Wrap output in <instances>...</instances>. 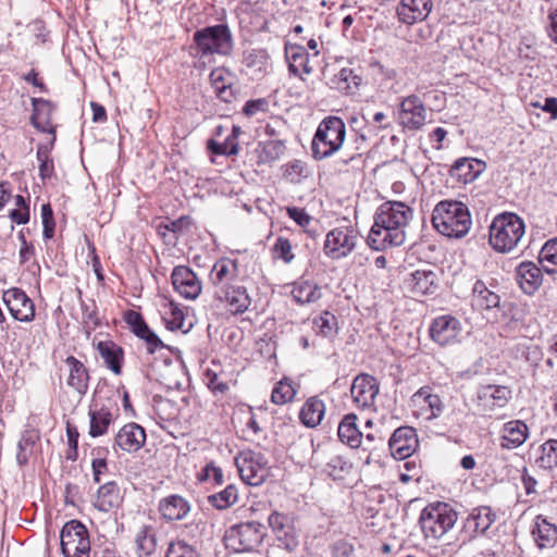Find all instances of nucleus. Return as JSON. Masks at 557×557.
<instances>
[{"mask_svg": "<svg viewBox=\"0 0 557 557\" xmlns=\"http://www.w3.org/2000/svg\"><path fill=\"white\" fill-rule=\"evenodd\" d=\"M412 216L413 210L405 202L385 201L380 205L368 235L369 247L382 251L403 245L406 239L405 227Z\"/></svg>", "mask_w": 557, "mask_h": 557, "instance_id": "obj_1", "label": "nucleus"}, {"mask_svg": "<svg viewBox=\"0 0 557 557\" xmlns=\"http://www.w3.org/2000/svg\"><path fill=\"white\" fill-rule=\"evenodd\" d=\"M432 224L442 235L450 238L465 237L472 225L468 207L458 200L440 201L432 212Z\"/></svg>", "mask_w": 557, "mask_h": 557, "instance_id": "obj_2", "label": "nucleus"}, {"mask_svg": "<svg viewBox=\"0 0 557 557\" xmlns=\"http://www.w3.org/2000/svg\"><path fill=\"white\" fill-rule=\"evenodd\" d=\"M346 125L339 116L329 115L318 125L311 143L312 157L321 161L336 153L344 144Z\"/></svg>", "mask_w": 557, "mask_h": 557, "instance_id": "obj_3", "label": "nucleus"}, {"mask_svg": "<svg viewBox=\"0 0 557 557\" xmlns=\"http://www.w3.org/2000/svg\"><path fill=\"white\" fill-rule=\"evenodd\" d=\"M193 49L196 57L212 54L231 55L234 48L233 35L226 24H216L197 29L193 34Z\"/></svg>", "mask_w": 557, "mask_h": 557, "instance_id": "obj_4", "label": "nucleus"}, {"mask_svg": "<svg viewBox=\"0 0 557 557\" xmlns=\"http://www.w3.org/2000/svg\"><path fill=\"white\" fill-rule=\"evenodd\" d=\"M525 231L523 220L513 212H504L490 225V244L497 252H509L521 240Z\"/></svg>", "mask_w": 557, "mask_h": 557, "instance_id": "obj_5", "label": "nucleus"}, {"mask_svg": "<svg viewBox=\"0 0 557 557\" xmlns=\"http://www.w3.org/2000/svg\"><path fill=\"white\" fill-rule=\"evenodd\" d=\"M457 518L450 505L437 502L421 511L419 523L425 539L438 540L453 529Z\"/></svg>", "mask_w": 557, "mask_h": 557, "instance_id": "obj_6", "label": "nucleus"}, {"mask_svg": "<svg viewBox=\"0 0 557 557\" xmlns=\"http://www.w3.org/2000/svg\"><path fill=\"white\" fill-rule=\"evenodd\" d=\"M265 527L257 521H247L230 527L224 534L225 547L234 553H251L263 543Z\"/></svg>", "mask_w": 557, "mask_h": 557, "instance_id": "obj_7", "label": "nucleus"}, {"mask_svg": "<svg viewBox=\"0 0 557 557\" xmlns=\"http://www.w3.org/2000/svg\"><path fill=\"white\" fill-rule=\"evenodd\" d=\"M64 557H89L90 540L87 528L78 520L66 522L60 534Z\"/></svg>", "mask_w": 557, "mask_h": 557, "instance_id": "obj_8", "label": "nucleus"}, {"mask_svg": "<svg viewBox=\"0 0 557 557\" xmlns=\"http://www.w3.org/2000/svg\"><path fill=\"white\" fill-rule=\"evenodd\" d=\"M240 479L248 485L259 486L270 474L268 460L263 454L253 450H244L235 458Z\"/></svg>", "mask_w": 557, "mask_h": 557, "instance_id": "obj_9", "label": "nucleus"}, {"mask_svg": "<svg viewBox=\"0 0 557 557\" xmlns=\"http://www.w3.org/2000/svg\"><path fill=\"white\" fill-rule=\"evenodd\" d=\"M209 278L214 289L213 294H224L228 286L243 282V277L239 275L238 260L227 257L218 259L211 269Z\"/></svg>", "mask_w": 557, "mask_h": 557, "instance_id": "obj_10", "label": "nucleus"}, {"mask_svg": "<svg viewBox=\"0 0 557 557\" xmlns=\"http://www.w3.org/2000/svg\"><path fill=\"white\" fill-rule=\"evenodd\" d=\"M431 338L440 346L456 345L462 336L460 320L451 314H444L433 319L430 325Z\"/></svg>", "mask_w": 557, "mask_h": 557, "instance_id": "obj_11", "label": "nucleus"}, {"mask_svg": "<svg viewBox=\"0 0 557 557\" xmlns=\"http://www.w3.org/2000/svg\"><path fill=\"white\" fill-rule=\"evenodd\" d=\"M269 525L275 535L277 546L293 553L299 546L298 534L290 518L278 511H273L268 518Z\"/></svg>", "mask_w": 557, "mask_h": 557, "instance_id": "obj_12", "label": "nucleus"}, {"mask_svg": "<svg viewBox=\"0 0 557 557\" xmlns=\"http://www.w3.org/2000/svg\"><path fill=\"white\" fill-rule=\"evenodd\" d=\"M356 246L354 230L336 227L326 234L324 253L334 260L347 257Z\"/></svg>", "mask_w": 557, "mask_h": 557, "instance_id": "obj_13", "label": "nucleus"}, {"mask_svg": "<svg viewBox=\"0 0 557 557\" xmlns=\"http://www.w3.org/2000/svg\"><path fill=\"white\" fill-rule=\"evenodd\" d=\"M2 300L10 314L17 321L30 322L35 318V305L27 294L18 288L12 287L3 292Z\"/></svg>", "mask_w": 557, "mask_h": 557, "instance_id": "obj_14", "label": "nucleus"}, {"mask_svg": "<svg viewBox=\"0 0 557 557\" xmlns=\"http://www.w3.org/2000/svg\"><path fill=\"white\" fill-rule=\"evenodd\" d=\"M379 391L380 386L376 379L364 373L357 375L350 387L354 404L360 409L374 408Z\"/></svg>", "mask_w": 557, "mask_h": 557, "instance_id": "obj_15", "label": "nucleus"}, {"mask_svg": "<svg viewBox=\"0 0 557 557\" xmlns=\"http://www.w3.org/2000/svg\"><path fill=\"white\" fill-rule=\"evenodd\" d=\"M174 290L185 299L195 300L202 290L197 274L187 265H176L171 274Z\"/></svg>", "mask_w": 557, "mask_h": 557, "instance_id": "obj_16", "label": "nucleus"}, {"mask_svg": "<svg viewBox=\"0 0 557 557\" xmlns=\"http://www.w3.org/2000/svg\"><path fill=\"white\" fill-rule=\"evenodd\" d=\"M403 284L413 297L434 295L438 289V277L432 270L419 269L409 273Z\"/></svg>", "mask_w": 557, "mask_h": 557, "instance_id": "obj_17", "label": "nucleus"}, {"mask_svg": "<svg viewBox=\"0 0 557 557\" xmlns=\"http://www.w3.org/2000/svg\"><path fill=\"white\" fill-rule=\"evenodd\" d=\"M400 124L410 131L420 129L426 120V109L417 95L404 98L399 104Z\"/></svg>", "mask_w": 557, "mask_h": 557, "instance_id": "obj_18", "label": "nucleus"}, {"mask_svg": "<svg viewBox=\"0 0 557 557\" xmlns=\"http://www.w3.org/2000/svg\"><path fill=\"white\" fill-rule=\"evenodd\" d=\"M145 429L135 422H129L117 431L114 436L112 448L115 453L119 450L136 453L145 445Z\"/></svg>", "mask_w": 557, "mask_h": 557, "instance_id": "obj_19", "label": "nucleus"}, {"mask_svg": "<svg viewBox=\"0 0 557 557\" xmlns=\"http://www.w3.org/2000/svg\"><path fill=\"white\" fill-rule=\"evenodd\" d=\"M388 446L395 459L403 460L410 457L418 447L416 430L411 426L396 429L388 441Z\"/></svg>", "mask_w": 557, "mask_h": 557, "instance_id": "obj_20", "label": "nucleus"}, {"mask_svg": "<svg viewBox=\"0 0 557 557\" xmlns=\"http://www.w3.org/2000/svg\"><path fill=\"white\" fill-rule=\"evenodd\" d=\"M124 320L128 324L132 333L141 339L148 348H173L164 344L156 332L148 326L140 312L127 310L124 313Z\"/></svg>", "mask_w": 557, "mask_h": 557, "instance_id": "obj_21", "label": "nucleus"}, {"mask_svg": "<svg viewBox=\"0 0 557 557\" xmlns=\"http://www.w3.org/2000/svg\"><path fill=\"white\" fill-rule=\"evenodd\" d=\"M213 298L221 304H225L233 314L244 313L251 304V298L243 282L228 286L227 290H224V295L223 293L213 294Z\"/></svg>", "mask_w": 557, "mask_h": 557, "instance_id": "obj_22", "label": "nucleus"}, {"mask_svg": "<svg viewBox=\"0 0 557 557\" xmlns=\"http://www.w3.org/2000/svg\"><path fill=\"white\" fill-rule=\"evenodd\" d=\"M417 414L424 420H433L441 416L444 405L438 395L432 394L429 387H421L411 397Z\"/></svg>", "mask_w": 557, "mask_h": 557, "instance_id": "obj_23", "label": "nucleus"}, {"mask_svg": "<svg viewBox=\"0 0 557 557\" xmlns=\"http://www.w3.org/2000/svg\"><path fill=\"white\" fill-rule=\"evenodd\" d=\"M511 397V391L504 385H484L478 389V406L483 411H493L496 408H503Z\"/></svg>", "mask_w": 557, "mask_h": 557, "instance_id": "obj_24", "label": "nucleus"}, {"mask_svg": "<svg viewBox=\"0 0 557 557\" xmlns=\"http://www.w3.org/2000/svg\"><path fill=\"white\" fill-rule=\"evenodd\" d=\"M33 113L30 115V124L41 133L55 135V127L51 125V117L57 109V106L44 98L30 99Z\"/></svg>", "mask_w": 557, "mask_h": 557, "instance_id": "obj_25", "label": "nucleus"}, {"mask_svg": "<svg viewBox=\"0 0 557 557\" xmlns=\"http://www.w3.org/2000/svg\"><path fill=\"white\" fill-rule=\"evenodd\" d=\"M515 277L527 295H533L543 283L542 269L532 261H522L515 269Z\"/></svg>", "mask_w": 557, "mask_h": 557, "instance_id": "obj_26", "label": "nucleus"}, {"mask_svg": "<svg viewBox=\"0 0 557 557\" xmlns=\"http://www.w3.org/2000/svg\"><path fill=\"white\" fill-rule=\"evenodd\" d=\"M194 220L189 215H182L176 220L166 219L157 226L158 235L166 245H176L178 238L190 233Z\"/></svg>", "mask_w": 557, "mask_h": 557, "instance_id": "obj_27", "label": "nucleus"}, {"mask_svg": "<svg viewBox=\"0 0 557 557\" xmlns=\"http://www.w3.org/2000/svg\"><path fill=\"white\" fill-rule=\"evenodd\" d=\"M497 284L488 285L483 280H476L472 286V306L480 311L499 308L500 296L494 289Z\"/></svg>", "mask_w": 557, "mask_h": 557, "instance_id": "obj_28", "label": "nucleus"}, {"mask_svg": "<svg viewBox=\"0 0 557 557\" xmlns=\"http://www.w3.org/2000/svg\"><path fill=\"white\" fill-rule=\"evenodd\" d=\"M432 7L431 0H401L396 13L401 23L411 25L426 18Z\"/></svg>", "mask_w": 557, "mask_h": 557, "instance_id": "obj_29", "label": "nucleus"}, {"mask_svg": "<svg viewBox=\"0 0 557 557\" xmlns=\"http://www.w3.org/2000/svg\"><path fill=\"white\" fill-rule=\"evenodd\" d=\"M485 163L474 158H459L449 169V175L459 183L473 182L484 170Z\"/></svg>", "mask_w": 557, "mask_h": 557, "instance_id": "obj_30", "label": "nucleus"}, {"mask_svg": "<svg viewBox=\"0 0 557 557\" xmlns=\"http://www.w3.org/2000/svg\"><path fill=\"white\" fill-rule=\"evenodd\" d=\"M89 435L98 437L108 432L110 424L114 421L112 409L106 405L95 401L89 408Z\"/></svg>", "mask_w": 557, "mask_h": 557, "instance_id": "obj_31", "label": "nucleus"}, {"mask_svg": "<svg viewBox=\"0 0 557 557\" xmlns=\"http://www.w3.org/2000/svg\"><path fill=\"white\" fill-rule=\"evenodd\" d=\"M64 364L67 371L66 384L79 395H84L87 392L89 381L85 364L73 356H67L64 359Z\"/></svg>", "mask_w": 557, "mask_h": 557, "instance_id": "obj_32", "label": "nucleus"}, {"mask_svg": "<svg viewBox=\"0 0 557 557\" xmlns=\"http://www.w3.org/2000/svg\"><path fill=\"white\" fill-rule=\"evenodd\" d=\"M528 436V425L521 420H511L503 426L499 445L504 449H515L521 446Z\"/></svg>", "mask_w": 557, "mask_h": 557, "instance_id": "obj_33", "label": "nucleus"}, {"mask_svg": "<svg viewBox=\"0 0 557 557\" xmlns=\"http://www.w3.org/2000/svg\"><path fill=\"white\" fill-rule=\"evenodd\" d=\"M123 496L121 490L114 481L102 484L97 492L94 502L95 508L99 511L108 512L121 505Z\"/></svg>", "mask_w": 557, "mask_h": 557, "instance_id": "obj_34", "label": "nucleus"}, {"mask_svg": "<svg viewBox=\"0 0 557 557\" xmlns=\"http://www.w3.org/2000/svg\"><path fill=\"white\" fill-rule=\"evenodd\" d=\"M285 57L288 61V71L298 76L301 69L305 74H310L312 67L309 65V54L305 47L290 44L285 46Z\"/></svg>", "mask_w": 557, "mask_h": 557, "instance_id": "obj_35", "label": "nucleus"}, {"mask_svg": "<svg viewBox=\"0 0 557 557\" xmlns=\"http://www.w3.org/2000/svg\"><path fill=\"white\" fill-rule=\"evenodd\" d=\"M189 504L178 495H171L160 502L161 516L169 521L181 520L189 512Z\"/></svg>", "mask_w": 557, "mask_h": 557, "instance_id": "obj_36", "label": "nucleus"}, {"mask_svg": "<svg viewBox=\"0 0 557 557\" xmlns=\"http://www.w3.org/2000/svg\"><path fill=\"white\" fill-rule=\"evenodd\" d=\"M356 420L357 417L355 413L346 414L342 419L337 430L339 441L351 448H358L362 441V433L359 431Z\"/></svg>", "mask_w": 557, "mask_h": 557, "instance_id": "obj_37", "label": "nucleus"}, {"mask_svg": "<svg viewBox=\"0 0 557 557\" xmlns=\"http://www.w3.org/2000/svg\"><path fill=\"white\" fill-rule=\"evenodd\" d=\"M242 134V128L238 125H233L231 134L223 143H219L211 138L207 141V149L216 156L232 157L237 156L239 152V145L237 138Z\"/></svg>", "mask_w": 557, "mask_h": 557, "instance_id": "obj_38", "label": "nucleus"}, {"mask_svg": "<svg viewBox=\"0 0 557 557\" xmlns=\"http://www.w3.org/2000/svg\"><path fill=\"white\" fill-rule=\"evenodd\" d=\"M290 294L299 305L315 302L322 296L321 287L318 284L301 278L293 283Z\"/></svg>", "mask_w": 557, "mask_h": 557, "instance_id": "obj_39", "label": "nucleus"}, {"mask_svg": "<svg viewBox=\"0 0 557 557\" xmlns=\"http://www.w3.org/2000/svg\"><path fill=\"white\" fill-rule=\"evenodd\" d=\"M325 413L324 401L317 396L310 397L306 400L300 409V421L308 428L319 425Z\"/></svg>", "mask_w": 557, "mask_h": 557, "instance_id": "obj_40", "label": "nucleus"}, {"mask_svg": "<svg viewBox=\"0 0 557 557\" xmlns=\"http://www.w3.org/2000/svg\"><path fill=\"white\" fill-rule=\"evenodd\" d=\"M532 533L540 548L553 547L557 541V527L542 516L536 517L535 529Z\"/></svg>", "mask_w": 557, "mask_h": 557, "instance_id": "obj_41", "label": "nucleus"}, {"mask_svg": "<svg viewBox=\"0 0 557 557\" xmlns=\"http://www.w3.org/2000/svg\"><path fill=\"white\" fill-rule=\"evenodd\" d=\"M244 64L255 74L264 75L271 65L270 54L263 48L251 49L245 52Z\"/></svg>", "mask_w": 557, "mask_h": 557, "instance_id": "obj_42", "label": "nucleus"}, {"mask_svg": "<svg viewBox=\"0 0 557 557\" xmlns=\"http://www.w3.org/2000/svg\"><path fill=\"white\" fill-rule=\"evenodd\" d=\"M495 515L488 507H480L472 511L468 518V527L473 529V532L484 534L486 530L494 522Z\"/></svg>", "mask_w": 557, "mask_h": 557, "instance_id": "obj_43", "label": "nucleus"}, {"mask_svg": "<svg viewBox=\"0 0 557 557\" xmlns=\"http://www.w3.org/2000/svg\"><path fill=\"white\" fill-rule=\"evenodd\" d=\"M135 544L139 557L152 555L157 548V537L152 528L144 525L136 534Z\"/></svg>", "mask_w": 557, "mask_h": 557, "instance_id": "obj_44", "label": "nucleus"}, {"mask_svg": "<svg viewBox=\"0 0 557 557\" xmlns=\"http://www.w3.org/2000/svg\"><path fill=\"white\" fill-rule=\"evenodd\" d=\"M352 465L343 456H331L322 468V472L333 480H343L350 471Z\"/></svg>", "mask_w": 557, "mask_h": 557, "instance_id": "obj_45", "label": "nucleus"}, {"mask_svg": "<svg viewBox=\"0 0 557 557\" xmlns=\"http://www.w3.org/2000/svg\"><path fill=\"white\" fill-rule=\"evenodd\" d=\"M162 320L170 331L183 330L185 324V314L178 304L169 301L163 306Z\"/></svg>", "mask_w": 557, "mask_h": 557, "instance_id": "obj_46", "label": "nucleus"}, {"mask_svg": "<svg viewBox=\"0 0 557 557\" xmlns=\"http://www.w3.org/2000/svg\"><path fill=\"white\" fill-rule=\"evenodd\" d=\"M238 500V491L235 485L230 484L224 490L208 496V503L219 510L232 507Z\"/></svg>", "mask_w": 557, "mask_h": 557, "instance_id": "obj_47", "label": "nucleus"}, {"mask_svg": "<svg viewBox=\"0 0 557 557\" xmlns=\"http://www.w3.org/2000/svg\"><path fill=\"white\" fill-rule=\"evenodd\" d=\"M298 385L290 379L283 377L273 388L271 400L275 405H284L292 401L297 394Z\"/></svg>", "mask_w": 557, "mask_h": 557, "instance_id": "obj_48", "label": "nucleus"}, {"mask_svg": "<svg viewBox=\"0 0 557 557\" xmlns=\"http://www.w3.org/2000/svg\"><path fill=\"white\" fill-rule=\"evenodd\" d=\"M539 261L546 273L557 272V238L547 240L539 253Z\"/></svg>", "mask_w": 557, "mask_h": 557, "instance_id": "obj_49", "label": "nucleus"}, {"mask_svg": "<svg viewBox=\"0 0 557 557\" xmlns=\"http://www.w3.org/2000/svg\"><path fill=\"white\" fill-rule=\"evenodd\" d=\"M536 463L542 469L557 467V440H548L540 446V456Z\"/></svg>", "mask_w": 557, "mask_h": 557, "instance_id": "obj_50", "label": "nucleus"}, {"mask_svg": "<svg viewBox=\"0 0 557 557\" xmlns=\"http://www.w3.org/2000/svg\"><path fill=\"white\" fill-rule=\"evenodd\" d=\"M285 144L283 140L280 139H271L267 140L263 146L262 150L260 152V160L264 163L273 162L285 152Z\"/></svg>", "mask_w": 557, "mask_h": 557, "instance_id": "obj_51", "label": "nucleus"}, {"mask_svg": "<svg viewBox=\"0 0 557 557\" xmlns=\"http://www.w3.org/2000/svg\"><path fill=\"white\" fill-rule=\"evenodd\" d=\"M203 376L207 387L214 396H224L228 391L227 383L220 380V375L216 371L208 368L205 370Z\"/></svg>", "mask_w": 557, "mask_h": 557, "instance_id": "obj_52", "label": "nucleus"}, {"mask_svg": "<svg viewBox=\"0 0 557 557\" xmlns=\"http://www.w3.org/2000/svg\"><path fill=\"white\" fill-rule=\"evenodd\" d=\"M293 246L288 238L278 236L273 245L272 251L274 258L283 260L284 263L289 264L295 259L292 251Z\"/></svg>", "mask_w": 557, "mask_h": 557, "instance_id": "obj_53", "label": "nucleus"}, {"mask_svg": "<svg viewBox=\"0 0 557 557\" xmlns=\"http://www.w3.org/2000/svg\"><path fill=\"white\" fill-rule=\"evenodd\" d=\"M337 77L339 84H343L339 88L347 92H354V90L360 86L362 81L361 76L358 75L355 70L348 67L342 69Z\"/></svg>", "mask_w": 557, "mask_h": 557, "instance_id": "obj_54", "label": "nucleus"}, {"mask_svg": "<svg viewBox=\"0 0 557 557\" xmlns=\"http://www.w3.org/2000/svg\"><path fill=\"white\" fill-rule=\"evenodd\" d=\"M336 325V318L329 311H323L319 317L313 320V329L318 334L322 336H329L332 334Z\"/></svg>", "mask_w": 557, "mask_h": 557, "instance_id": "obj_55", "label": "nucleus"}, {"mask_svg": "<svg viewBox=\"0 0 557 557\" xmlns=\"http://www.w3.org/2000/svg\"><path fill=\"white\" fill-rule=\"evenodd\" d=\"M41 220L44 226L42 236L46 240L51 239L54 235L55 221L50 203H44L41 206Z\"/></svg>", "mask_w": 557, "mask_h": 557, "instance_id": "obj_56", "label": "nucleus"}, {"mask_svg": "<svg viewBox=\"0 0 557 557\" xmlns=\"http://www.w3.org/2000/svg\"><path fill=\"white\" fill-rule=\"evenodd\" d=\"M166 557H199V554L186 542L176 541L169 545Z\"/></svg>", "mask_w": 557, "mask_h": 557, "instance_id": "obj_57", "label": "nucleus"}, {"mask_svg": "<svg viewBox=\"0 0 557 557\" xmlns=\"http://www.w3.org/2000/svg\"><path fill=\"white\" fill-rule=\"evenodd\" d=\"M104 364L115 374L121 373L124 350H99Z\"/></svg>", "mask_w": 557, "mask_h": 557, "instance_id": "obj_58", "label": "nucleus"}, {"mask_svg": "<svg viewBox=\"0 0 557 557\" xmlns=\"http://www.w3.org/2000/svg\"><path fill=\"white\" fill-rule=\"evenodd\" d=\"M286 214L301 228L308 227L313 218L304 209L299 207H287Z\"/></svg>", "mask_w": 557, "mask_h": 557, "instance_id": "obj_59", "label": "nucleus"}, {"mask_svg": "<svg viewBox=\"0 0 557 557\" xmlns=\"http://www.w3.org/2000/svg\"><path fill=\"white\" fill-rule=\"evenodd\" d=\"M33 444V440L25 435L18 441L16 453V461L18 466H25L28 462Z\"/></svg>", "mask_w": 557, "mask_h": 557, "instance_id": "obj_60", "label": "nucleus"}, {"mask_svg": "<svg viewBox=\"0 0 557 557\" xmlns=\"http://www.w3.org/2000/svg\"><path fill=\"white\" fill-rule=\"evenodd\" d=\"M66 436L70 451L67 454V459L75 460L77 457V447H78V437L79 433L75 425L70 422L66 423Z\"/></svg>", "mask_w": 557, "mask_h": 557, "instance_id": "obj_61", "label": "nucleus"}, {"mask_svg": "<svg viewBox=\"0 0 557 557\" xmlns=\"http://www.w3.org/2000/svg\"><path fill=\"white\" fill-rule=\"evenodd\" d=\"M209 78L214 91L216 90L218 87H221V85H228L230 83H232V75L224 67H216L212 70L209 75Z\"/></svg>", "mask_w": 557, "mask_h": 557, "instance_id": "obj_62", "label": "nucleus"}, {"mask_svg": "<svg viewBox=\"0 0 557 557\" xmlns=\"http://www.w3.org/2000/svg\"><path fill=\"white\" fill-rule=\"evenodd\" d=\"M350 127L360 133V137L366 139L369 135L372 134V127L367 125L368 121L364 115H352L349 119Z\"/></svg>", "mask_w": 557, "mask_h": 557, "instance_id": "obj_63", "label": "nucleus"}, {"mask_svg": "<svg viewBox=\"0 0 557 557\" xmlns=\"http://www.w3.org/2000/svg\"><path fill=\"white\" fill-rule=\"evenodd\" d=\"M546 34L547 37L557 45V9H552L547 14Z\"/></svg>", "mask_w": 557, "mask_h": 557, "instance_id": "obj_64", "label": "nucleus"}]
</instances>
